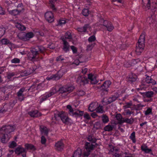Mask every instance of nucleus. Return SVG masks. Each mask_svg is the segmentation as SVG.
Here are the masks:
<instances>
[{"instance_id": "2f4dec72", "label": "nucleus", "mask_w": 157, "mask_h": 157, "mask_svg": "<svg viewBox=\"0 0 157 157\" xmlns=\"http://www.w3.org/2000/svg\"><path fill=\"white\" fill-rule=\"evenodd\" d=\"M40 131L41 133L44 135H47L48 132V130L46 127L44 126H40Z\"/></svg>"}, {"instance_id": "aec40b11", "label": "nucleus", "mask_w": 157, "mask_h": 157, "mask_svg": "<svg viewBox=\"0 0 157 157\" xmlns=\"http://www.w3.org/2000/svg\"><path fill=\"white\" fill-rule=\"evenodd\" d=\"M110 151L112 152V155L115 157H121V154L119 153L118 150L115 147L112 148Z\"/></svg>"}, {"instance_id": "1a4fd4ad", "label": "nucleus", "mask_w": 157, "mask_h": 157, "mask_svg": "<svg viewBox=\"0 0 157 157\" xmlns=\"http://www.w3.org/2000/svg\"><path fill=\"white\" fill-rule=\"evenodd\" d=\"M67 108L68 109L69 113L70 115L73 117H77L82 116L84 113L83 111L78 110L77 111L74 112L71 106L70 105L67 106Z\"/></svg>"}, {"instance_id": "dca6fc26", "label": "nucleus", "mask_w": 157, "mask_h": 157, "mask_svg": "<svg viewBox=\"0 0 157 157\" xmlns=\"http://www.w3.org/2000/svg\"><path fill=\"white\" fill-rule=\"evenodd\" d=\"M28 114L33 118H35L40 116L41 114L37 110H31L28 112Z\"/></svg>"}, {"instance_id": "774afa93", "label": "nucleus", "mask_w": 157, "mask_h": 157, "mask_svg": "<svg viewBox=\"0 0 157 157\" xmlns=\"http://www.w3.org/2000/svg\"><path fill=\"white\" fill-rule=\"evenodd\" d=\"M5 13V11L4 9L0 6V14L1 15H4Z\"/></svg>"}, {"instance_id": "f3484780", "label": "nucleus", "mask_w": 157, "mask_h": 157, "mask_svg": "<svg viewBox=\"0 0 157 157\" xmlns=\"http://www.w3.org/2000/svg\"><path fill=\"white\" fill-rule=\"evenodd\" d=\"M60 72V71H59L56 74L51 75L50 76L48 77V80H57L59 79L63 75H59Z\"/></svg>"}, {"instance_id": "4c0bfd02", "label": "nucleus", "mask_w": 157, "mask_h": 157, "mask_svg": "<svg viewBox=\"0 0 157 157\" xmlns=\"http://www.w3.org/2000/svg\"><path fill=\"white\" fill-rule=\"evenodd\" d=\"M81 151L80 150L75 151L72 157H84L83 156L81 157Z\"/></svg>"}, {"instance_id": "7ed1b4c3", "label": "nucleus", "mask_w": 157, "mask_h": 157, "mask_svg": "<svg viewBox=\"0 0 157 157\" xmlns=\"http://www.w3.org/2000/svg\"><path fill=\"white\" fill-rule=\"evenodd\" d=\"M60 119L62 122L65 124H69L71 121L66 113L63 111L57 112L54 114V116L52 118L53 120L58 121Z\"/></svg>"}, {"instance_id": "b1692460", "label": "nucleus", "mask_w": 157, "mask_h": 157, "mask_svg": "<svg viewBox=\"0 0 157 157\" xmlns=\"http://www.w3.org/2000/svg\"><path fill=\"white\" fill-rule=\"evenodd\" d=\"M137 79V77L136 75L133 74H130L128 77V81L131 83L135 82Z\"/></svg>"}, {"instance_id": "37998d69", "label": "nucleus", "mask_w": 157, "mask_h": 157, "mask_svg": "<svg viewBox=\"0 0 157 157\" xmlns=\"http://www.w3.org/2000/svg\"><path fill=\"white\" fill-rule=\"evenodd\" d=\"M101 118L102 122L105 124L108 123L109 121L108 117L106 115H102Z\"/></svg>"}, {"instance_id": "c756f323", "label": "nucleus", "mask_w": 157, "mask_h": 157, "mask_svg": "<svg viewBox=\"0 0 157 157\" xmlns=\"http://www.w3.org/2000/svg\"><path fill=\"white\" fill-rule=\"evenodd\" d=\"M50 97H51V96L48 93H46L40 97V102L41 103L44 101L47 100L48 98Z\"/></svg>"}, {"instance_id": "09e8293b", "label": "nucleus", "mask_w": 157, "mask_h": 157, "mask_svg": "<svg viewBox=\"0 0 157 157\" xmlns=\"http://www.w3.org/2000/svg\"><path fill=\"white\" fill-rule=\"evenodd\" d=\"M65 59L62 56L60 55L57 57L56 58V60L59 62H61L62 61L64 60Z\"/></svg>"}, {"instance_id": "7c9ffc66", "label": "nucleus", "mask_w": 157, "mask_h": 157, "mask_svg": "<svg viewBox=\"0 0 157 157\" xmlns=\"http://www.w3.org/2000/svg\"><path fill=\"white\" fill-rule=\"evenodd\" d=\"M151 9L153 13L157 9V2H153L151 3L150 9Z\"/></svg>"}, {"instance_id": "338daca9", "label": "nucleus", "mask_w": 157, "mask_h": 157, "mask_svg": "<svg viewBox=\"0 0 157 157\" xmlns=\"http://www.w3.org/2000/svg\"><path fill=\"white\" fill-rule=\"evenodd\" d=\"M6 70V68L5 67H0V74H1L5 71Z\"/></svg>"}, {"instance_id": "4be33fe9", "label": "nucleus", "mask_w": 157, "mask_h": 157, "mask_svg": "<svg viewBox=\"0 0 157 157\" xmlns=\"http://www.w3.org/2000/svg\"><path fill=\"white\" fill-rule=\"evenodd\" d=\"M143 8L145 9L146 10L150 9L151 5L150 0H142Z\"/></svg>"}, {"instance_id": "2eb2a0df", "label": "nucleus", "mask_w": 157, "mask_h": 157, "mask_svg": "<svg viewBox=\"0 0 157 157\" xmlns=\"http://www.w3.org/2000/svg\"><path fill=\"white\" fill-rule=\"evenodd\" d=\"M64 147V144L62 140L57 141L55 145V149L58 151H62Z\"/></svg>"}, {"instance_id": "e2e57ef3", "label": "nucleus", "mask_w": 157, "mask_h": 157, "mask_svg": "<svg viewBox=\"0 0 157 157\" xmlns=\"http://www.w3.org/2000/svg\"><path fill=\"white\" fill-rule=\"evenodd\" d=\"M84 117L87 120H90V117L89 114L87 113H85L84 115Z\"/></svg>"}, {"instance_id": "de8ad7c7", "label": "nucleus", "mask_w": 157, "mask_h": 157, "mask_svg": "<svg viewBox=\"0 0 157 157\" xmlns=\"http://www.w3.org/2000/svg\"><path fill=\"white\" fill-rule=\"evenodd\" d=\"M101 124L100 122L98 121L95 123L94 127L96 129H98L101 128Z\"/></svg>"}, {"instance_id": "412c9836", "label": "nucleus", "mask_w": 157, "mask_h": 157, "mask_svg": "<svg viewBox=\"0 0 157 157\" xmlns=\"http://www.w3.org/2000/svg\"><path fill=\"white\" fill-rule=\"evenodd\" d=\"M98 103L97 102H92L90 104L88 108L90 112L96 110L98 105Z\"/></svg>"}, {"instance_id": "69168bd1", "label": "nucleus", "mask_w": 157, "mask_h": 157, "mask_svg": "<svg viewBox=\"0 0 157 157\" xmlns=\"http://www.w3.org/2000/svg\"><path fill=\"white\" fill-rule=\"evenodd\" d=\"M140 98V96L139 95H137L136 97H133V100L134 101H136L137 102H139V101L138 100V98Z\"/></svg>"}, {"instance_id": "f257e3e1", "label": "nucleus", "mask_w": 157, "mask_h": 157, "mask_svg": "<svg viewBox=\"0 0 157 157\" xmlns=\"http://www.w3.org/2000/svg\"><path fill=\"white\" fill-rule=\"evenodd\" d=\"M15 127L14 126L8 125L3 126L0 128V141L3 144L8 142L11 137V133L14 131Z\"/></svg>"}, {"instance_id": "a211bd4d", "label": "nucleus", "mask_w": 157, "mask_h": 157, "mask_svg": "<svg viewBox=\"0 0 157 157\" xmlns=\"http://www.w3.org/2000/svg\"><path fill=\"white\" fill-rule=\"evenodd\" d=\"M141 149L145 153H150L151 155H153L152 149L151 148H148V147L145 144H143L141 146Z\"/></svg>"}, {"instance_id": "13d9d810", "label": "nucleus", "mask_w": 157, "mask_h": 157, "mask_svg": "<svg viewBox=\"0 0 157 157\" xmlns=\"http://www.w3.org/2000/svg\"><path fill=\"white\" fill-rule=\"evenodd\" d=\"M17 146L16 143L14 141H12L9 145V147L13 148Z\"/></svg>"}, {"instance_id": "6e6d98bb", "label": "nucleus", "mask_w": 157, "mask_h": 157, "mask_svg": "<svg viewBox=\"0 0 157 157\" xmlns=\"http://www.w3.org/2000/svg\"><path fill=\"white\" fill-rule=\"evenodd\" d=\"M152 113V108H149L147 109L144 111V114L146 115H149Z\"/></svg>"}, {"instance_id": "6ab92c4d", "label": "nucleus", "mask_w": 157, "mask_h": 157, "mask_svg": "<svg viewBox=\"0 0 157 157\" xmlns=\"http://www.w3.org/2000/svg\"><path fill=\"white\" fill-rule=\"evenodd\" d=\"M88 79L90 80L91 84H94L97 83L98 81L96 79V76L91 73L88 75Z\"/></svg>"}, {"instance_id": "72a5a7b5", "label": "nucleus", "mask_w": 157, "mask_h": 157, "mask_svg": "<svg viewBox=\"0 0 157 157\" xmlns=\"http://www.w3.org/2000/svg\"><path fill=\"white\" fill-rule=\"evenodd\" d=\"M58 91V90L57 89L56 86L53 87L48 93L51 97L56 94Z\"/></svg>"}, {"instance_id": "8fccbe9b", "label": "nucleus", "mask_w": 157, "mask_h": 157, "mask_svg": "<svg viewBox=\"0 0 157 157\" xmlns=\"http://www.w3.org/2000/svg\"><path fill=\"white\" fill-rule=\"evenodd\" d=\"M82 13L84 16H87L89 14V11L87 9H85L82 10Z\"/></svg>"}, {"instance_id": "bb28decb", "label": "nucleus", "mask_w": 157, "mask_h": 157, "mask_svg": "<svg viewBox=\"0 0 157 157\" xmlns=\"http://www.w3.org/2000/svg\"><path fill=\"white\" fill-rule=\"evenodd\" d=\"M25 150L21 146H19L15 149V152L17 155L25 152Z\"/></svg>"}, {"instance_id": "603ef678", "label": "nucleus", "mask_w": 157, "mask_h": 157, "mask_svg": "<svg viewBox=\"0 0 157 157\" xmlns=\"http://www.w3.org/2000/svg\"><path fill=\"white\" fill-rule=\"evenodd\" d=\"M20 59L17 58H14L11 60V62L12 63H18L20 62Z\"/></svg>"}, {"instance_id": "f03ea898", "label": "nucleus", "mask_w": 157, "mask_h": 157, "mask_svg": "<svg viewBox=\"0 0 157 157\" xmlns=\"http://www.w3.org/2000/svg\"><path fill=\"white\" fill-rule=\"evenodd\" d=\"M87 139L92 143L86 142L85 144L86 150L84 151V155L86 157H88L91 151L93 150L94 147L98 146V144L95 143L97 140L95 138L89 136L88 137Z\"/></svg>"}, {"instance_id": "9b49d317", "label": "nucleus", "mask_w": 157, "mask_h": 157, "mask_svg": "<svg viewBox=\"0 0 157 157\" xmlns=\"http://www.w3.org/2000/svg\"><path fill=\"white\" fill-rule=\"evenodd\" d=\"M118 98V96L117 94H115L111 96L107 99L105 100L104 98L102 100L103 103H105V104L108 105L116 101Z\"/></svg>"}, {"instance_id": "c03bdc74", "label": "nucleus", "mask_w": 157, "mask_h": 157, "mask_svg": "<svg viewBox=\"0 0 157 157\" xmlns=\"http://www.w3.org/2000/svg\"><path fill=\"white\" fill-rule=\"evenodd\" d=\"M96 112L98 113H102L103 112V106L101 105H98L97 108L96 110Z\"/></svg>"}, {"instance_id": "9d476101", "label": "nucleus", "mask_w": 157, "mask_h": 157, "mask_svg": "<svg viewBox=\"0 0 157 157\" xmlns=\"http://www.w3.org/2000/svg\"><path fill=\"white\" fill-rule=\"evenodd\" d=\"M111 84V82L110 80H106L98 88L100 89L103 92H104V94H107L109 90L108 89Z\"/></svg>"}, {"instance_id": "a18cd8bd", "label": "nucleus", "mask_w": 157, "mask_h": 157, "mask_svg": "<svg viewBox=\"0 0 157 157\" xmlns=\"http://www.w3.org/2000/svg\"><path fill=\"white\" fill-rule=\"evenodd\" d=\"M7 79L10 80L12 77L16 75V74L14 72H9L7 73Z\"/></svg>"}, {"instance_id": "473e14b6", "label": "nucleus", "mask_w": 157, "mask_h": 157, "mask_svg": "<svg viewBox=\"0 0 157 157\" xmlns=\"http://www.w3.org/2000/svg\"><path fill=\"white\" fill-rule=\"evenodd\" d=\"M8 11L10 14L13 16H16L18 15L21 12V10L19 11L17 9L13 10H9V9H8Z\"/></svg>"}, {"instance_id": "4d7b16f0", "label": "nucleus", "mask_w": 157, "mask_h": 157, "mask_svg": "<svg viewBox=\"0 0 157 157\" xmlns=\"http://www.w3.org/2000/svg\"><path fill=\"white\" fill-rule=\"evenodd\" d=\"M46 141V139L44 136H42L41 137L40 142L42 144H45Z\"/></svg>"}, {"instance_id": "ea45409f", "label": "nucleus", "mask_w": 157, "mask_h": 157, "mask_svg": "<svg viewBox=\"0 0 157 157\" xmlns=\"http://www.w3.org/2000/svg\"><path fill=\"white\" fill-rule=\"evenodd\" d=\"M154 93L152 91H148L144 93L145 96L147 98H151L153 96Z\"/></svg>"}, {"instance_id": "e433bc0d", "label": "nucleus", "mask_w": 157, "mask_h": 157, "mask_svg": "<svg viewBox=\"0 0 157 157\" xmlns=\"http://www.w3.org/2000/svg\"><path fill=\"white\" fill-rule=\"evenodd\" d=\"M134 119L132 118L130 119L128 118H124L123 121L122 122V123L125 122L128 124H132L133 123Z\"/></svg>"}, {"instance_id": "4468645a", "label": "nucleus", "mask_w": 157, "mask_h": 157, "mask_svg": "<svg viewBox=\"0 0 157 157\" xmlns=\"http://www.w3.org/2000/svg\"><path fill=\"white\" fill-rule=\"evenodd\" d=\"M45 17L46 20L49 22L51 23L54 21L53 13L51 11H48L45 14Z\"/></svg>"}, {"instance_id": "ddd939ff", "label": "nucleus", "mask_w": 157, "mask_h": 157, "mask_svg": "<svg viewBox=\"0 0 157 157\" xmlns=\"http://www.w3.org/2000/svg\"><path fill=\"white\" fill-rule=\"evenodd\" d=\"M76 82L80 85H84L88 83V80L84 75L79 76L76 80Z\"/></svg>"}, {"instance_id": "052dcab7", "label": "nucleus", "mask_w": 157, "mask_h": 157, "mask_svg": "<svg viewBox=\"0 0 157 157\" xmlns=\"http://www.w3.org/2000/svg\"><path fill=\"white\" fill-rule=\"evenodd\" d=\"M132 105V104L131 102H127L124 105V107L126 108L130 107Z\"/></svg>"}, {"instance_id": "c85d7f7f", "label": "nucleus", "mask_w": 157, "mask_h": 157, "mask_svg": "<svg viewBox=\"0 0 157 157\" xmlns=\"http://www.w3.org/2000/svg\"><path fill=\"white\" fill-rule=\"evenodd\" d=\"M62 40L63 42V49L66 52L69 51V45L68 43L65 40L64 38H63Z\"/></svg>"}, {"instance_id": "393cba45", "label": "nucleus", "mask_w": 157, "mask_h": 157, "mask_svg": "<svg viewBox=\"0 0 157 157\" xmlns=\"http://www.w3.org/2000/svg\"><path fill=\"white\" fill-rule=\"evenodd\" d=\"M34 71V70H33V68H30L29 70L28 69L22 71L21 73V76H26L31 74Z\"/></svg>"}, {"instance_id": "79ce46f5", "label": "nucleus", "mask_w": 157, "mask_h": 157, "mask_svg": "<svg viewBox=\"0 0 157 157\" xmlns=\"http://www.w3.org/2000/svg\"><path fill=\"white\" fill-rule=\"evenodd\" d=\"M15 26L19 30L21 31L25 30L26 29V28L24 25L19 23L16 24Z\"/></svg>"}, {"instance_id": "bf43d9fd", "label": "nucleus", "mask_w": 157, "mask_h": 157, "mask_svg": "<svg viewBox=\"0 0 157 157\" xmlns=\"http://www.w3.org/2000/svg\"><path fill=\"white\" fill-rule=\"evenodd\" d=\"M85 92L82 90H78L77 92V94L79 96H82L85 94Z\"/></svg>"}, {"instance_id": "6e6552de", "label": "nucleus", "mask_w": 157, "mask_h": 157, "mask_svg": "<svg viewBox=\"0 0 157 157\" xmlns=\"http://www.w3.org/2000/svg\"><path fill=\"white\" fill-rule=\"evenodd\" d=\"M100 25H103L106 27L107 30L109 32H111L114 29V26L112 23L108 20H104L102 18H101L99 21Z\"/></svg>"}, {"instance_id": "0e129e2a", "label": "nucleus", "mask_w": 157, "mask_h": 157, "mask_svg": "<svg viewBox=\"0 0 157 157\" xmlns=\"http://www.w3.org/2000/svg\"><path fill=\"white\" fill-rule=\"evenodd\" d=\"M71 48L73 52L74 53H76L77 52V50L76 47L74 46H71Z\"/></svg>"}, {"instance_id": "680f3d73", "label": "nucleus", "mask_w": 157, "mask_h": 157, "mask_svg": "<svg viewBox=\"0 0 157 157\" xmlns=\"http://www.w3.org/2000/svg\"><path fill=\"white\" fill-rule=\"evenodd\" d=\"M66 23V21L65 20H60L58 23V25H59L60 26H61Z\"/></svg>"}, {"instance_id": "20e7f679", "label": "nucleus", "mask_w": 157, "mask_h": 157, "mask_svg": "<svg viewBox=\"0 0 157 157\" xmlns=\"http://www.w3.org/2000/svg\"><path fill=\"white\" fill-rule=\"evenodd\" d=\"M45 50V48L41 46H37L32 48L30 52L28 55L29 59L31 61H33L40 53H43Z\"/></svg>"}, {"instance_id": "58836bf2", "label": "nucleus", "mask_w": 157, "mask_h": 157, "mask_svg": "<svg viewBox=\"0 0 157 157\" xmlns=\"http://www.w3.org/2000/svg\"><path fill=\"white\" fill-rule=\"evenodd\" d=\"M129 139H131L132 142L134 143H135L136 142L135 136V132L134 131L132 132L131 134L129 136Z\"/></svg>"}, {"instance_id": "49530a36", "label": "nucleus", "mask_w": 157, "mask_h": 157, "mask_svg": "<svg viewBox=\"0 0 157 157\" xmlns=\"http://www.w3.org/2000/svg\"><path fill=\"white\" fill-rule=\"evenodd\" d=\"M25 146L27 149L34 150L35 149L34 146L31 144H25Z\"/></svg>"}, {"instance_id": "f8f14e48", "label": "nucleus", "mask_w": 157, "mask_h": 157, "mask_svg": "<svg viewBox=\"0 0 157 157\" xmlns=\"http://www.w3.org/2000/svg\"><path fill=\"white\" fill-rule=\"evenodd\" d=\"M20 36L21 34H19L17 35L19 39L24 41H27L29 40L30 38H33L34 36V35L33 32H30L27 33L24 36Z\"/></svg>"}, {"instance_id": "cd10ccee", "label": "nucleus", "mask_w": 157, "mask_h": 157, "mask_svg": "<svg viewBox=\"0 0 157 157\" xmlns=\"http://www.w3.org/2000/svg\"><path fill=\"white\" fill-rule=\"evenodd\" d=\"M11 42L6 38H3L0 40V45H11Z\"/></svg>"}, {"instance_id": "f704fd0d", "label": "nucleus", "mask_w": 157, "mask_h": 157, "mask_svg": "<svg viewBox=\"0 0 157 157\" xmlns=\"http://www.w3.org/2000/svg\"><path fill=\"white\" fill-rule=\"evenodd\" d=\"M114 128V125H113L109 124L104 127V130L106 131L110 132L113 130Z\"/></svg>"}, {"instance_id": "3c124183", "label": "nucleus", "mask_w": 157, "mask_h": 157, "mask_svg": "<svg viewBox=\"0 0 157 157\" xmlns=\"http://www.w3.org/2000/svg\"><path fill=\"white\" fill-rule=\"evenodd\" d=\"M65 37L66 39H72V36L70 32H66L65 34Z\"/></svg>"}, {"instance_id": "a878e982", "label": "nucleus", "mask_w": 157, "mask_h": 157, "mask_svg": "<svg viewBox=\"0 0 157 157\" xmlns=\"http://www.w3.org/2000/svg\"><path fill=\"white\" fill-rule=\"evenodd\" d=\"M90 27L89 25L86 24L84 25L83 27H79L77 28V30L78 32H85L88 28H90Z\"/></svg>"}, {"instance_id": "a19ab883", "label": "nucleus", "mask_w": 157, "mask_h": 157, "mask_svg": "<svg viewBox=\"0 0 157 157\" xmlns=\"http://www.w3.org/2000/svg\"><path fill=\"white\" fill-rule=\"evenodd\" d=\"M57 0H50L49 4L51 8L53 10H55L56 9L55 6V4Z\"/></svg>"}, {"instance_id": "5fc2aeb1", "label": "nucleus", "mask_w": 157, "mask_h": 157, "mask_svg": "<svg viewBox=\"0 0 157 157\" xmlns=\"http://www.w3.org/2000/svg\"><path fill=\"white\" fill-rule=\"evenodd\" d=\"M5 29L4 28H0V38L5 34Z\"/></svg>"}, {"instance_id": "5701e85b", "label": "nucleus", "mask_w": 157, "mask_h": 157, "mask_svg": "<svg viewBox=\"0 0 157 157\" xmlns=\"http://www.w3.org/2000/svg\"><path fill=\"white\" fill-rule=\"evenodd\" d=\"M25 90V88L22 87L21 88L17 93V95L21 101L23 100L24 99V95L23 94V93L24 92Z\"/></svg>"}, {"instance_id": "423d86ee", "label": "nucleus", "mask_w": 157, "mask_h": 157, "mask_svg": "<svg viewBox=\"0 0 157 157\" xmlns=\"http://www.w3.org/2000/svg\"><path fill=\"white\" fill-rule=\"evenodd\" d=\"M72 86L65 85L60 87L58 89V91L61 94L62 96H66L70 93L72 92L74 89Z\"/></svg>"}, {"instance_id": "39448f33", "label": "nucleus", "mask_w": 157, "mask_h": 157, "mask_svg": "<svg viewBox=\"0 0 157 157\" xmlns=\"http://www.w3.org/2000/svg\"><path fill=\"white\" fill-rule=\"evenodd\" d=\"M145 33L143 32L140 35L137 43L136 49V52L137 55H139L143 51L144 47V43Z\"/></svg>"}, {"instance_id": "c9c22d12", "label": "nucleus", "mask_w": 157, "mask_h": 157, "mask_svg": "<svg viewBox=\"0 0 157 157\" xmlns=\"http://www.w3.org/2000/svg\"><path fill=\"white\" fill-rule=\"evenodd\" d=\"M116 119L118 121V123L120 124H122V122L123 121V118L121 115L120 114H117L116 116Z\"/></svg>"}, {"instance_id": "864d4df0", "label": "nucleus", "mask_w": 157, "mask_h": 157, "mask_svg": "<svg viewBox=\"0 0 157 157\" xmlns=\"http://www.w3.org/2000/svg\"><path fill=\"white\" fill-rule=\"evenodd\" d=\"M96 37L95 36L92 35L90 36L88 39V41L89 42H92L96 40Z\"/></svg>"}, {"instance_id": "0eeeda50", "label": "nucleus", "mask_w": 157, "mask_h": 157, "mask_svg": "<svg viewBox=\"0 0 157 157\" xmlns=\"http://www.w3.org/2000/svg\"><path fill=\"white\" fill-rule=\"evenodd\" d=\"M145 76V78L143 81V83H142L140 88H139V89L142 90L143 89L146 88V87L145 85L146 83L151 84L152 85H155L156 83L155 80H154L152 78V75L149 76L147 74H146Z\"/></svg>"}]
</instances>
